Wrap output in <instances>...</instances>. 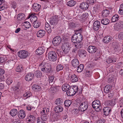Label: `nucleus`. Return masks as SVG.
Here are the masks:
<instances>
[{"label": "nucleus", "instance_id": "nucleus-61", "mask_svg": "<svg viewBox=\"0 0 123 123\" xmlns=\"http://www.w3.org/2000/svg\"><path fill=\"white\" fill-rule=\"evenodd\" d=\"M118 37L120 39H123V32H121L119 33L118 36Z\"/></svg>", "mask_w": 123, "mask_h": 123}, {"label": "nucleus", "instance_id": "nucleus-14", "mask_svg": "<svg viewBox=\"0 0 123 123\" xmlns=\"http://www.w3.org/2000/svg\"><path fill=\"white\" fill-rule=\"evenodd\" d=\"M44 47L43 46L38 47L36 50V53L37 55H40L42 54L45 51Z\"/></svg>", "mask_w": 123, "mask_h": 123}, {"label": "nucleus", "instance_id": "nucleus-5", "mask_svg": "<svg viewBox=\"0 0 123 123\" xmlns=\"http://www.w3.org/2000/svg\"><path fill=\"white\" fill-rule=\"evenodd\" d=\"M57 17V16L54 15L50 18L49 23L51 25L53 26L52 27V29H54L58 21Z\"/></svg>", "mask_w": 123, "mask_h": 123}, {"label": "nucleus", "instance_id": "nucleus-9", "mask_svg": "<svg viewBox=\"0 0 123 123\" xmlns=\"http://www.w3.org/2000/svg\"><path fill=\"white\" fill-rule=\"evenodd\" d=\"M61 41V39L59 36H56L54 38L52 41L53 44L55 46L58 45Z\"/></svg>", "mask_w": 123, "mask_h": 123}, {"label": "nucleus", "instance_id": "nucleus-15", "mask_svg": "<svg viewBox=\"0 0 123 123\" xmlns=\"http://www.w3.org/2000/svg\"><path fill=\"white\" fill-rule=\"evenodd\" d=\"M71 63L73 67L75 68H77L79 66V62L78 59L74 58L72 60Z\"/></svg>", "mask_w": 123, "mask_h": 123}, {"label": "nucleus", "instance_id": "nucleus-25", "mask_svg": "<svg viewBox=\"0 0 123 123\" xmlns=\"http://www.w3.org/2000/svg\"><path fill=\"white\" fill-rule=\"evenodd\" d=\"M111 36H106L104 38L103 41L105 43H108L111 41Z\"/></svg>", "mask_w": 123, "mask_h": 123}, {"label": "nucleus", "instance_id": "nucleus-48", "mask_svg": "<svg viewBox=\"0 0 123 123\" xmlns=\"http://www.w3.org/2000/svg\"><path fill=\"white\" fill-rule=\"evenodd\" d=\"M108 103L109 105L111 106H114L115 104L114 101L112 100H110L108 101Z\"/></svg>", "mask_w": 123, "mask_h": 123}, {"label": "nucleus", "instance_id": "nucleus-3", "mask_svg": "<svg viewBox=\"0 0 123 123\" xmlns=\"http://www.w3.org/2000/svg\"><path fill=\"white\" fill-rule=\"evenodd\" d=\"M70 45L69 43L67 42H65L62 44V49L65 54H67L69 52L70 49Z\"/></svg>", "mask_w": 123, "mask_h": 123}, {"label": "nucleus", "instance_id": "nucleus-50", "mask_svg": "<svg viewBox=\"0 0 123 123\" xmlns=\"http://www.w3.org/2000/svg\"><path fill=\"white\" fill-rule=\"evenodd\" d=\"M31 17V19H32L33 18H34L37 19V17L36 16L33 15L31 14H29L27 17V19H29ZM32 19V20H33V19Z\"/></svg>", "mask_w": 123, "mask_h": 123}, {"label": "nucleus", "instance_id": "nucleus-24", "mask_svg": "<svg viewBox=\"0 0 123 123\" xmlns=\"http://www.w3.org/2000/svg\"><path fill=\"white\" fill-rule=\"evenodd\" d=\"M25 18V15L23 13L19 14L17 16V19L18 21H21L22 20L24 19Z\"/></svg>", "mask_w": 123, "mask_h": 123}, {"label": "nucleus", "instance_id": "nucleus-35", "mask_svg": "<svg viewBox=\"0 0 123 123\" xmlns=\"http://www.w3.org/2000/svg\"><path fill=\"white\" fill-rule=\"evenodd\" d=\"M76 2L74 0H71L69 1L67 3V5L70 6L71 7L74 6L76 4Z\"/></svg>", "mask_w": 123, "mask_h": 123}, {"label": "nucleus", "instance_id": "nucleus-19", "mask_svg": "<svg viewBox=\"0 0 123 123\" xmlns=\"http://www.w3.org/2000/svg\"><path fill=\"white\" fill-rule=\"evenodd\" d=\"M103 111L104 114L106 116H108L110 113L111 111L109 107H106L104 108Z\"/></svg>", "mask_w": 123, "mask_h": 123}, {"label": "nucleus", "instance_id": "nucleus-43", "mask_svg": "<svg viewBox=\"0 0 123 123\" xmlns=\"http://www.w3.org/2000/svg\"><path fill=\"white\" fill-rule=\"evenodd\" d=\"M34 74L37 78H40L42 75L41 72L39 70L35 71V72Z\"/></svg>", "mask_w": 123, "mask_h": 123}, {"label": "nucleus", "instance_id": "nucleus-54", "mask_svg": "<svg viewBox=\"0 0 123 123\" xmlns=\"http://www.w3.org/2000/svg\"><path fill=\"white\" fill-rule=\"evenodd\" d=\"M119 104L120 106L122 107L123 106V98L120 99L119 102Z\"/></svg>", "mask_w": 123, "mask_h": 123}, {"label": "nucleus", "instance_id": "nucleus-41", "mask_svg": "<svg viewBox=\"0 0 123 123\" xmlns=\"http://www.w3.org/2000/svg\"><path fill=\"white\" fill-rule=\"evenodd\" d=\"M72 103L71 100L69 99L66 100L64 102V105L65 106L68 107L71 105Z\"/></svg>", "mask_w": 123, "mask_h": 123}, {"label": "nucleus", "instance_id": "nucleus-7", "mask_svg": "<svg viewBox=\"0 0 123 123\" xmlns=\"http://www.w3.org/2000/svg\"><path fill=\"white\" fill-rule=\"evenodd\" d=\"M115 30L120 31L123 29V22L122 21L119 20L117 22L115 27Z\"/></svg>", "mask_w": 123, "mask_h": 123}, {"label": "nucleus", "instance_id": "nucleus-21", "mask_svg": "<svg viewBox=\"0 0 123 123\" xmlns=\"http://www.w3.org/2000/svg\"><path fill=\"white\" fill-rule=\"evenodd\" d=\"M66 93L67 95L68 96H72L74 95L76 93V92L74 91L73 89L71 87L67 92Z\"/></svg>", "mask_w": 123, "mask_h": 123}, {"label": "nucleus", "instance_id": "nucleus-18", "mask_svg": "<svg viewBox=\"0 0 123 123\" xmlns=\"http://www.w3.org/2000/svg\"><path fill=\"white\" fill-rule=\"evenodd\" d=\"M70 85L68 83H66L64 84L62 87V90L64 92H67L71 87Z\"/></svg>", "mask_w": 123, "mask_h": 123}, {"label": "nucleus", "instance_id": "nucleus-31", "mask_svg": "<svg viewBox=\"0 0 123 123\" xmlns=\"http://www.w3.org/2000/svg\"><path fill=\"white\" fill-rule=\"evenodd\" d=\"M119 19L118 15L117 14L114 15L112 17L111 20L112 22H115L118 21Z\"/></svg>", "mask_w": 123, "mask_h": 123}, {"label": "nucleus", "instance_id": "nucleus-33", "mask_svg": "<svg viewBox=\"0 0 123 123\" xmlns=\"http://www.w3.org/2000/svg\"><path fill=\"white\" fill-rule=\"evenodd\" d=\"M86 13H85V20L86 19V25H88L89 24L90 22V21H89V18L88 17L89 15V13H90V12L88 11V12H86ZM86 20H85V21Z\"/></svg>", "mask_w": 123, "mask_h": 123}, {"label": "nucleus", "instance_id": "nucleus-63", "mask_svg": "<svg viewBox=\"0 0 123 123\" xmlns=\"http://www.w3.org/2000/svg\"><path fill=\"white\" fill-rule=\"evenodd\" d=\"M122 8H120L118 11L119 13L121 15H123V7Z\"/></svg>", "mask_w": 123, "mask_h": 123}, {"label": "nucleus", "instance_id": "nucleus-55", "mask_svg": "<svg viewBox=\"0 0 123 123\" xmlns=\"http://www.w3.org/2000/svg\"><path fill=\"white\" fill-rule=\"evenodd\" d=\"M12 82V81L11 80V78L10 77H9L6 80V82L8 84H11Z\"/></svg>", "mask_w": 123, "mask_h": 123}, {"label": "nucleus", "instance_id": "nucleus-6", "mask_svg": "<svg viewBox=\"0 0 123 123\" xmlns=\"http://www.w3.org/2000/svg\"><path fill=\"white\" fill-rule=\"evenodd\" d=\"M68 76L70 78L71 81L73 82H77L78 80V76L72 72L69 73Z\"/></svg>", "mask_w": 123, "mask_h": 123}, {"label": "nucleus", "instance_id": "nucleus-62", "mask_svg": "<svg viewBox=\"0 0 123 123\" xmlns=\"http://www.w3.org/2000/svg\"><path fill=\"white\" fill-rule=\"evenodd\" d=\"M75 48H74L72 50L73 52L75 53L76 51L77 50V49H78V46L77 45H75Z\"/></svg>", "mask_w": 123, "mask_h": 123}, {"label": "nucleus", "instance_id": "nucleus-39", "mask_svg": "<svg viewBox=\"0 0 123 123\" xmlns=\"http://www.w3.org/2000/svg\"><path fill=\"white\" fill-rule=\"evenodd\" d=\"M111 86L109 85H107L104 88V91L105 93H108L110 91V89L111 88Z\"/></svg>", "mask_w": 123, "mask_h": 123}, {"label": "nucleus", "instance_id": "nucleus-37", "mask_svg": "<svg viewBox=\"0 0 123 123\" xmlns=\"http://www.w3.org/2000/svg\"><path fill=\"white\" fill-rule=\"evenodd\" d=\"M84 65L83 64H81L78 67L77 71L78 72H81L83 69Z\"/></svg>", "mask_w": 123, "mask_h": 123}, {"label": "nucleus", "instance_id": "nucleus-64", "mask_svg": "<svg viewBox=\"0 0 123 123\" xmlns=\"http://www.w3.org/2000/svg\"><path fill=\"white\" fill-rule=\"evenodd\" d=\"M97 123H105V121L103 119H101L99 120Z\"/></svg>", "mask_w": 123, "mask_h": 123}, {"label": "nucleus", "instance_id": "nucleus-23", "mask_svg": "<svg viewBox=\"0 0 123 123\" xmlns=\"http://www.w3.org/2000/svg\"><path fill=\"white\" fill-rule=\"evenodd\" d=\"M63 110V108L60 106H58L55 107L54 111L56 113H59L62 112Z\"/></svg>", "mask_w": 123, "mask_h": 123}, {"label": "nucleus", "instance_id": "nucleus-20", "mask_svg": "<svg viewBox=\"0 0 123 123\" xmlns=\"http://www.w3.org/2000/svg\"><path fill=\"white\" fill-rule=\"evenodd\" d=\"M45 33V31L43 30H39L37 33V35L38 37H42Z\"/></svg>", "mask_w": 123, "mask_h": 123}, {"label": "nucleus", "instance_id": "nucleus-4", "mask_svg": "<svg viewBox=\"0 0 123 123\" xmlns=\"http://www.w3.org/2000/svg\"><path fill=\"white\" fill-rule=\"evenodd\" d=\"M48 55V58L50 61H55L57 59V55L54 51H49Z\"/></svg>", "mask_w": 123, "mask_h": 123}, {"label": "nucleus", "instance_id": "nucleus-1", "mask_svg": "<svg viewBox=\"0 0 123 123\" xmlns=\"http://www.w3.org/2000/svg\"><path fill=\"white\" fill-rule=\"evenodd\" d=\"M82 28H80L74 31L75 33L72 37V41L73 42L79 43L82 41L83 40V37L80 32L82 31Z\"/></svg>", "mask_w": 123, "mask_h": 123}, {"label": "nucleus", "instance_id": "nucleus-45", "mask_svg": "<svg viewBox=\"0 0 123 123\" xmlns=\"http://www.w3.org/2000/svg\"><path fill=\"white\" fill-rule=\"evenodd\" d=\"M47 115V114H42L41 116V119L43 120L44 121H46L48 118Z\"/></svg>", "mask_w": 123, "mask_h": 123}, {"label": "nucleus", "instance_id": "nucleus-8", "mask_svg": "<svg viewBox=\"0 0 123 123\" xmlns=\"http://www.w3.org/2000/svg\"><path fill=\"white\" fill-rule=\"evenodd\" d=\"M18 55L20 58L25 59L28 56V52L25 50H20L18 52Z\"/></svg>", "mask_w": 123, "mask_h": 123}, {"label": "nucleus", "instance_id": "nucleus-28", "mask_svg": "<svg viewBox=\"0 0 123 123\" xmlns=\"http://www.w3.org/2000/svg\"><path fill=\"white\" fill-rule=\"evenodd\" d=\"M78 110L79 111H85V101L81 103L79 108Z\"/></svg>", "mask_w": 123, "mask_h": 123}, {"label": "nucleus", "instance_id": "nucleus-58", "mask_svg": "<svg viewBox=\"0 0 123 123\" xmlns=\"http://www.w3.org/2000/svg\"><path fill=\"white\" fill-rule=\"evenodd\" d=\"M90 29L89 27V26H86V29H85V31L87 33L86 35H87L88 33L90 32Z\"/></svg>", "mask_w": 123, "mask_h": 123}, {"label": "nucleus", "instance_id": "nucleus-42", "mask_svg": "<svg viewBox=\"0 0 123 123\" xmlns=\"http://www.w3.org/2000/svg\"><path fill=\"white\" fill-rule=\"evenodd\" d=\"M52 27H50L49 25L47 22H46L45 24V29L47 31H49V32H50L51 31V28Z\"/></svg>", "mask_w": 123, "mask_h": 123}, {"label": "nucleus", "instance_id": "nucleus-38", "mask_svg": "<svg viewBox=\"0 0 123 123\" xmlns=\"http://www.w3.org/2000/svg\"><path fill=\"white\" fill-rule=\"evenodd\" d=\"M35 117L32 115H30L28 116V117L26 119L27 121L30 122L31 121H33L35 119Z\"/></svg>", "mask_w": 123, "mask_h": 123}, {"label": "nucleus", "instance_id": "nucleus-60", "mask_svg": "<svg viewBox=\"0 0 123 123\" xmlns=\"http://www.w3.org/2000/svg\"><path fill=\"white\" fill-rule=\"evenodd\" d=\"M6 60V59L4 57H0V63H3Z\"/></svg>", "mask_w": 123, "mask_h": 123}, {"label": "nucleus", "instance_id": "nucleus-44", "mask_svg": "<svg viewBox=\"0 0 123 123\" xmlns=\"http://www.w3.org/2000/svg\"><path fill=\"white\" fill-rule=\"evenodd\" d=\"M23 70L22 66L21 65H18L17 67L16 71L18 72H20Z\"/></svg>", "mask_w": 123, "mask_h": 123}, {"label": "nucleus", "instance_id": "nucleus-34", "mask_svg": "<svg viewBox=\"0 0 123 123\" xmlns=\"http://www.w3.org/2000/svg\"><path fill=\"white\" fill-rule=\"evenodd\" d=\"M33 26L35 28H37L40 25L41 23L35 20L33 23Z\"/></svg>", "mask_w": 123, "mask_h": 123}, {"label": "nucleus", "instance_id": "nucleus-22", "mask_svg": "<svg viewBox=\"0 0 123 123\" xmlns=\"http://www.w3.org/2000/svg\"><path fill=\"white\" fill-rule=\"evenodd\" d=\"M19 84H17L15 86L12 87L11 89L12 91H14L15 93L17 94L19 92Z\"/></svg>", "mask_w": 123, "mask_h": 123}, {"label": "nucleus", "instance_id": "nucleus-13", "mask_svg": "<svg viewBox=\"0 0 123 123\" xmlns=\"http://www.w3.org/2000/svg\"><path fill=\"white\" fill-rule=\"evenodd\" d=\"M34 76V74L30 73L26 75L25 77V79L26 81H29L31 80L33 78Z\"/></svg>", "mask_w": 123, "mask_h": 123}, {"label": "nucleus", "instance_id": "nucleus-59", "mask_svg": "<svg viewBox=\"0 0 123 123\" xmlns=\"http://www.w3.org/2000/svg\"><path fill=\"white\" fill-rule=\"evenodd\" d=\"M49 112V111H48L46 109H43L42 110V111H41V112L42 114H48V112Z\"/></svg>", "mask_w": 123, "mask_h": 123}, {"label": "nucleus", "instance_id": "nucleus-16", "mask_svg": "<svg viewBox=\"0 0 123 123\" xmlns=\"http://www.w3.org/2000/svg\"><path fill=\"white\" fill-rule=\"evenodd\" d=\"M41 6L37 3H34L33 5V9L34 11L37 12L40 11L41 9Z\"/></svg>", "mask_w": 123, "mask_h": 123}, {"label": "nucleus", "instance_id": "nucleus-10", "mask_svg": "<svg viewBox=\"0 0 123 123\" xmlns=\"http://www.w3.org/2000/svg\"><path fill=\"white\" fill-rule=\"evenodd\" d=\"M92 106L97 112L100 111L101 110V107L100 105L96 104L94 102H92Z\"/></svg>", "mask_w": 123, "mask_h": 123}, {"label": "nucleus", "instance_id": "nucleus-12", "mask_svg": "<svg viewBox=\"0 0 123 123\" xmlns=\"http://www.w3.org/2000/svg\"><path fill=\"white\" fill-rule=\"evenodd\" d=\"M87 50L88 52L90 53H94L96 52L97 49L95 46H90L88 47Z\"/></svg>", "mask_w": 123, "mask_h": 123}, {"label": "nucleus", "instance_id": "nucleus-17", "mask_svg": "<svg viewBox=\"0 0 123 123\" xmlns=\"http://www.w3.org/2000/svg\"><path fill=\"white\" fill-rule=\"evenodd\" d=\"M25 115V112L23 110H21L18 112V116L20 118H24Z\"/></svg>", "mask_w": 123, "mask_h": 123}, {"label": "nucleus", "instance_id": "nucleus-29", "mask_svg": "<svg viewBox=\"0 0 123 123\" xmlns=\"http://www.w3.org/2000/svg\"><path fill=\"white\" fill-rule=\"evenodd\" d=\"M63 102L62 99L60 98L57 99L55 101V104L58 106L61 105Z\"/></svg>", "mask_w": 123, "mask_h": 123}, {"label": "nucleus", "instance_id": "nucleus-52", "mask_svg": "<svg viewBox=\"0 0 123 123\" xmlns=\"http://www.w3.org/2000/svg\"><path fill=\"white\" fill-rule=\"evenodd\" d=\"M96 0H87L86 3L88 4H92L96 1Z\"/></svg>", "mask_w": 123, "mask_h": 123}, {"label": "nucleus", "instance_id": "nucleus-47", "mask_svg": "<svg viewBox=\"0 0 123 123\" xmlns=\"http://www.w3.org/2000/svg\"><path fill=\"white\" fill-rule=\"evenodd\" d=\"M24 23L26 28H28L31 27V25L29 22L28 21H25L24 22Z\"/></svg>", "mask_w": 123, "mask_h": 123}, {"label": "nucleus", "instance_id": "nucleus-53", "mask_svg": "<svg viewBox=\"0 0 123 123\" xmlns=\"http://www.w3.org/2000/svg\"><path fill=\"white\" fill-rule=\"evenodd\" d=\"M80 9L84 10L85 8V2H83L81 3L80 6Z\"/></svg>", "mask_w": 123, "mask_h": 123}, {"label": "nucleus", "instance_id": "nucleus-32", "mask_svg": "<svg viewBox=\"0 0 123 123\" xmlns=\"http://www.w3.org/2000/svg\"><path fill=\"white\" fill-rule=\"evenodd\" d=\"M101 22L102 24L106 25L109 23L110 21L107 18H103L101 21Z\"/></svg>", "mask_w": 123, "mask_h": 123}, {"label": "nucleus", "instance_id": "nucleus-27", "mask_svg": "<svg viewBox=\"0 0 123 123\" xmlns=\"http://www.w3.org/2000/svg\"><path fill=\"white\" fill-rule=\"evenodd\" d=\"M54 77L53 75H49V84L50 85H52L54 83Z\"/></svg>", "mask_w": 123, "mask_h": 123}, {"label": "nucleus", "instance_id": "nucleus-30", "mask_svg": "<svg viewBox=\"0 0 123 123\" xmlns=\"http://www.w3.org/2000/svg\"><path fill=\"white\" fill-rule=\"evenodd\" d=\"M17 110L15 109H13L11 110L10 112V114L12 117L15 116L17 114Z\"/></svg>", "mask_w": 123, "mask_h": 123}, {"label": "nucleus", "instance_id": "nucleus-40", "mask_svg": "<svg viewBox=\"0 0 123 123\" xmlns=\"http://www.w3.org/2000/svg\"><path fill=\"white\" fill-rule=\"evenodd\" d=\"M63 68V66L61 64L58 65L56 67V71L58 72L62 70Z\"/></svg>", "mask_w": 123, "mask_h": 123}, {"label": "nucleus", "instance_id": "nucleus-51", "mask_svg": "<svg viewBox=\"0 0 123 123\" xmlns=\"http://www.w3.org/2000/svg\"><path fill=\"white\" fill-rule=\"evenodd\" d=\"M5 7V5L4 4L1 3L0 4V11L4 10Z\"/></svg>", "mask_w": 123, "mask_h": 123}, {"label": "nucleus", "instance_id": "nucleus-11", "mask_svg": "<svg viewBox=\"0 0 123 123\" xmlns=\"http://www.w3.org/2000/svg\"><path fill=\"white\" fill-rule=\"evenodd\" d=\"M100 21L98 20L95 21L93 23V29L95 31H98L100 26Z\"/></svg>", "mask_w": 123, "mask_h": 123}, {"label": "nucleus", "instance_id": "nucleus-56", "mask_svg": "<svg viewBox=\"0 0 123 123\" xmlns=\"http://www.w3.org/2000/svg\"><path fill=\"white\" fill-rule=\"evenodd\" d=\"M43 120L39 118H38L37 120V123H45Z\"/></svg>", "mask_w": 123, "mask_h": 123}, {"label": "nucleus", "instance_id": "nucleus-49", "mask_svg": "<svg viewBox=\"0 0 123 123\" xmlns=\"http://www.w3.org/2000/svg\"><path fill=\"white\" fill-rule=\"evenodd\" d=\"M85 50L83 49H81L80 52L79 56L80 57H84L83 55L85 54Z\"/></svg>", "mask_w": 123, "mask_h": 123}, {"label": "nucleus", "instance_id": "nucleus-26", "mask_svg": "<svg viewBox=\"0 0 123 123\" xmlns=\"http://www.w3.org/2000/svg\"><path fill=\"white\" fill-rule=\"evenodd\" d=\"M110 13L109 10L106 9L104 10L102 12V16L103 17H105L108 16Z\"/></svg>", "mask_w": 123, "mask_h": 123}, {"label": "nucleus", "instance_id": "nucleus-46", "mask_svg": "<svg viewBox=\"0 0 123 123\" xmlns=\"http://www.w3.org/2000/svg\"><path fill=\"white\" fill-rule=\"evenodd\" d=\"M69 25V27L70 29L74 28L76 27L75 24L73 22H70Z\"/></svg>", "mask_w": 123, "mask_h": 123}, {"label": "nucleus", "instance_id": "nucleus-36", "mask_svg": "<svg viewBox=\"0 0 123 123\" xmlns=\"http://www.w3.org/2000/svg\"><path fill=\"white\" fill-rule=\"evenodd\" d=\"M41 88V86L37 84H34L32 87V89L33 90L36 91L39 90Z\"/></svg>", "mask_w": 123, "mask_h": 123}, {"label": "nucleus", "instance_id": "nucleus-57", "mask_svg": "<svg viewBox=\"0 0 123 123\" xmlns=\"http://www.w3.org/2000/svg\"><path fill=\"white\" fill-rule=\"evenodd\" d=\"M72 88H73V89L74 91L76 92V93L77 92L78 89V86H73V87H72Z\"/></svg>", "mask_w": 123, "mask_h": 123}, {"label": "nucleus", "instance_id": "nucleus-2", "mask_svg": "<svg viewBox=\"0 0 123 123\" xmlns=\"http://www.w3.org/2000/svg\"><path fill=\"white\" fill-rule=\"evenodd\" d=\"M41 70L45 73L49 74L52 72V67L49 63H44L43 61L39 66Z\"/></svg>", "mask_w": 123, "mask_h": 123}]
</instances>
